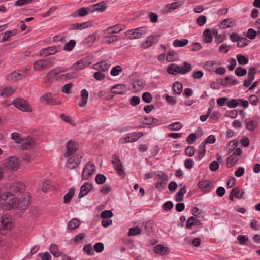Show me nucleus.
Masks as SVG:
<instances>
[{"label":"nucleus","mask_w":260,"mask_h":260,"mask_svg":"<svg viewBox=\"0 0 260 260\" xmlns=\"http://www.w3.org/2000/svg\"><path fill=\"white\" fill-rule=\"evenodd\" d=\"M4 197L1 206L3 209L8 210L14 209L24 210L29 205L31 200V197L29 194H26L25 197L22 199H19L8 191L4 193Z\"/></svg>","instance_id":"obj_1"},{"label":"nucleus","mask_w":260,"mask_h":260,"mask_svg":"<svg viewBox=\"0 0 260 260\" xmlns=\"http://www.w3.org/2000/svg\"><path fill=\"white\" fill-rule=\"evenodd\" d=\"M68 71V68L58 66L48 72L46 76L43 78V82L47 86H49L51 84L53 80L61 81L62 73Z\"/></svg>","instance_id":"obj_2"},{"label":"nucleus","mask_w":260,"mask_h":260,"mask_svg":"<svg viewBox=\"0 0 260 260\" xmlns=\"http://www.w3.org/2000/svg\"><path fill=\"white\" fill-rule=\"evenodd\" d=\"M192 70V66L190 63L186 62H183V66H178L172 63L167 68V72L169 74L176 75L178 74L184 75Z\"/></svg>","instance_id":"obj_3"},{"label":"nucleus","mask_w":260,"mask_h":260,"mask_svg":"<svg viewBox=\"0 0 260 260\" xmlns=\"http://www.w3.org/2000/svg\"><path fill=\"white\" fill-rule=\"evenodd\" d=\"M148 32L147 27L142 26L132 29L125 31L122 35V38L124 39L133 40L140 38L142 35H145Z\"/></svg>","instance_id":"obj_4"},{"label":"nucleus","mask_w":260,"mask_h":260,"mask_svg":"<svg viewBox=\"0 0 260 260\" xmlns=\"http://www.w3.org/2000/svg\"><path fill=\"white\" fill-rule=\"evenodd\" d=\"M21 161L19 158L15 156H10L5 159L3 162L4 167L11 171H17L20 166Z\"/></svg>","instance_id":"obj_5"},{"label":"nucleus","mask_w":260,"mask_h":260,"mask_svg":"<svg viewBox=\"0 0 260 260\" xmlns=\"http://www.w3.org/2000/svg\"><path fill=\"white\" fill-rule=\"evenodd\" d=\"M53 63L50 58L42 59L34 63L33 68L36 71H43L51 67Z\"/></svg>","instance_id":"obj_6"},{"label":"nucleus","mask_w":260,"mask_h":260,"mask_svg":"<svg viewBox=\"0 0 260 260\" xmlns=\"http://www.w3.org/2000/svg\"><path fill=\"white\" fill-rule=\"evenodd\" d=\"M12 104L17 109L23 112H31L32 111L31 106L25 100L17 98L13 100Z\"/></svg>","instance_id":"obj_7"},{"label":"nucleus","mask_w":260,"mask_h":260,"mask_svg":"<svg viewBox=\"0 0 260 260\" xmlns=\"http://www.w3.org/2000/svg\"><path fill=\"white\" fill-rule=\"evenodd\" d=\"M68 157L66 166L69 169H74L80 164L82 155L80 153H76Z\"/></svg>","instance_id":"obj_8"},{"label":"nucleus","mask_w":260,"mask_h":260,"mask_svg":"<svg viewBox=\"0 0 260 260\" xmlns=\"http://www.w3.org/2000/svg\"><path fill=\"white\" fill-rule=\"evenodd\" d=\"M143 135V133L140 132L130 133L127 134L124 137H121L119 141L122 144L135 142Z\"/></svg>","instance_id":"obj_9"},{"label":"nucleus","mask_w":260,"mask_h":260,"mask_svg":"<svg viewBox=\"0 0 260 260\" xmlns=\"http://www.w3.org/2000/svg\"><path fill=\"white\" fill-rule=\"evenodd\" d=\"M91 63L90 58L86 57L80 59L73 63L71 69L74 71H80L87 68Z\"/></svg>","instance_id":"obj_10"},{"label":"nucleus","mask_w":260,"mask_h":260,"mask_svg":"<svg viewBox=\"0 0 260 260\" xmlns=\"http://www.w3.org/2000/svg\"><path fill=\"white\" fill-rule=\"evenodd\" d=\"M112 163L117 173L121 177H125V174L123 169L121 161L116 155H113L112 157Z\"/></svg>","instance_id":"obj_11"},{"label":"nucleus","mask_w":260,"mask_h":260,"mask_svg":"<svg viewBox=\"0 0 260 260\" xmlns=\"http://www.w3.org/2000/svg\"><path fill=\"white\" fill-rule=\"evenodd\" d=\"M95 166L93 163L89 162L86 164L82 171V180H88L94 173Z\"/></svg>","instance_id":"obj_12"},{"label":"nucleus","mask_w":260,"mask_h":260,"mask_svg":"<svg viewBox=\"0 0 260 260\" xmlns=\"http://www.w3.org/2000/svg\"><path fill=\"white\" fill-rule=\"evenodd\" d=\"M158 178L155 184V187L159 191H161L165 187L168 181L167 175L163 172L160 171L157 175Z\"/></svg>","instance_id":"obj_13"},{"label":"nucleus","mask_w":260,"mask_h":260,"mask_svg":"<svg viewBox=\"0 0 260 260\" xmlns=\"http://www.w3.org/2000/svg\"><path fill=\"white\" fill-rule=\"evenodd\" d=\"M199 188L204 193H209L213 189V182L208 180H203L200 181L198 184Z\"/></svg>","instance_id":"obj_14"},{"label":"nucleus","mask_w":260,"mask_h":260,"mask_svg":"<svg viewBox=\"0 0 260 260\" xmlns=\"http://www.w3.org/2000/svg\"><path fill=\"white\" fill-rule=\"evenodd\" d=\"M40 102L42 104L56 105L62 104L61 100H55L53 99L51 93H47L41 96L39 99Z\"/></svg>","instance_id":"obj_15"},{"label":"nucleus","mask_w":260,"mask_h":260,"mask_svg":"<svg viewBox=\"0 0 260 260\" xmlns=\"http://www.w3.org/2000/svg\"><path fill=\"white\" fill-rule=\"evenodd\" d=\"M67 150L64 153V157L67 158L72 155L78 149V144L75 141L70 140L66 143Z\"/></svg>","instance_id":"obj_16"},{"label":"nucleus","mask_w":260,"mask_h":260,"mask_svg":"<svg viewBox=\"0 0 260 260\" xmlns=\"http://www.w3.org/2000/svg\"><path fill=\"white\" fill-rule=\"evenodd\" d=\"M60 47L59 46H53L47 47L42 49L40 52V55L41 56H47L49 55H54L56 53L59 52Z\"/></svg>","instance_id":"obj_17"},{"label":"nucleus","mask_w":260,"mask_h":260,"mask_svg":"<svg viewBox=\"0 0 260 260\" xmlns=\"http://www.w3.org/2000/svg\"><path fill=\"white\" fill-rule=\"evenodd\" d=\"M27 76L26 73H20L19 71H15L7 76V79L10 82H15L20 80Z\"/></svg>","instance_id":"obj_18"},{"label":"nucleus","mask_w":260,"mask_h":260,"mask_svg":"<svg viewBox=\"0 0 260 260\" xmlns=\"http://www.w3.org/2000/svg\"><path fill=\"white\" fill-rule=\"evenodd\" d=\"M126 29L125 26L122 24H116L112 26L108 27L104 30V34L106 35H112L117 34Z\"/></svg>","instance_id":"obj_19"},{"label":"nucleus","mask_w":260,"mask_h":260,"mask_svg":"<svg viewBox=\"0 0 260 260\" xmlns=\"http://www.w3.org/2000/svg\"><path fill=\"white\" fill-rule=\"evenodd\" d=\"M25 185L20 181L15 182L12 183L9 186L11 191L14 193L21 192L25 189Z\"/></svg>","instance_id":"obj_20"},{"label":"nucleus","mask_w":260,"mask_h":260,"mask_svg":"<svg viewBox=\"0 0 260 260\" xmlns=\"http://www.w3.org/2000/svg\"><path fill=\"white\" fill-rule=\"evenodd\" d=\"M1 223L3 228L6 230H10L14 227L13 220L8 218L6 215H3L1 218Z\"/></svg>","instance_id":"obj_21"},{"label":"nucleus","mask_w":260,"mask_h":260,"mask_svg":"<svg viewBox=\"0 0 260 260\" xmlns=\"http://www.w3.org/2000/svg\"><path fill=\"white\" fill-rule=\"evenodd\" d=\"M92 26L91 22L87 21L83 23H75L70 26V29L73 30H83Z\"/></svg>","instance_id":"obj_22"},{"label":"nucleus","mask_w":260,"mask_h":260,"mask_svg":"<svg viewBox=\"0 0 260 260\" xmlns=\"http://www.w3.org/2000/svg\"><path fill=\"white\" fill-rule=\"evenodd\" d=\"M256 73V69L254 67H251L249 69L248 73V79H245L243 82V86L248 87H249L255 78V74Z\"/></svg>","instance_id":"obj_23"},{"label":"nucleus","mask_w":260,"mask_h":260,"mask_svg":"<svg viewBox=\"0 0 260 260\" xmlns=\"http://www.w3.org/2000/svg\"><path fill=\"white\" fill-rule=\"evenodd\" d=\"M158 38V36L156 35H151L148 36L146 39L142 43V47L144 49H145L151 47L153 44L157 41Z\"/></svg>","instance_id":"obj_24"},{"label":"nucleus","mask_w":260,"mask_h":260,"mask_svg":"<svg viewBox=\"0 0 260 260\" xmlns=\"http://www.w3.org/2000/svg\"><path fill=\"white\" fill-rule=\"evenodd\" d=\"M15 87L11 86L2 87L0 88V96L7 98L12 95L16 91Z\"/></svg>","instance_id":"obj_25"},{"label":"nucleus","mask_w":260,"mask_h":260,"mask_svg":"<svg viewBox=\"0 0 260 260\" xmlns=\"http://www.w3.org/2000/svg\"><path fill=\"white\" fill-rule=\"evenodd\" d=\"M92 187H93L92 184L90 183L86 182L84 183L81 186L80 191L78 194V198H81L87 195L89 192L91 191Z\"/></svg>","instance_id":"obj_26"},{"label":"nucleus","mask_w":260,"mask_h":260,"mask_svg":"<svg viewBox=\"0 0 260 260\" xmlns=\"http://www.w3.org/2000/svg\"><path fill=\"white\" fill-rule=\"evenodd\" d=\"M110 67V64L107 61H102L93 65L92 68L95 70L106 72Z\"/></svg>","instance_id":"obj_27"},{"label":"nucleus","mask_w":260,"mask_h":260,"mask_svg":"<svg viewBox=\"0 0 260 260\" xmlns=\"http://www.w3.org/2000/svg\"><path fill=\"white\" fill-rule=\"evenodd\" d=\"M111 92L114 94H124L126 91L125 86L123 84H117L112 86Z\"/></svg>","instance_id":"obj_28"},{"label":"nucleus","mask_w":260,"mask_h":260,"mask_svg":"<svg viewBox=\"0 0 260 260\" xmlns=\"http://www.w3.org/2000/svg\"><path fill=\"white\" fill-rule=\"evenodd\" d=\"M106 2L102 1L101 2H99L97 4H95L94 5H91L90 6L91 11L92 13H93L95 11H100V12H103L104 11L107 6H106Z\"/></svg>","instance_id":"obj_29"},{"label":"nucleus","mask_w":260,"mask_h":260,"mask_svg":"<svg viewBox=\"0 0 260 260\" xmlns=\"http://www.w3.org/2000/svg\"><path fill=\"white\" fill-rule=\"evenodd\" d=\"M218 63L214 60H209L206 61L204 65V69L210 72H214Z\"/></svg>","instance_id":"obj_30"},{"label":"nucleus","mask_w":260,"mask_h":260,"mask_svg":"<svg viewBox=\"0 0 260 260\" xmlns=\"http://www.w3.org/2000/svg\"><path fill=\"white\" fill-rule=\"evenodd\" d=\"M91 9L90 7H86V8H81L78 9L76 11V12L72 15L73 17H84L86 15L90 13H92L90 12Z\"/></svg>","instance_id":"obj_31"},{"label":"nucleus","mask_w":260,"mask_h":260,"mask_svg":"<svg viewBox=\"0 0 260 260\" xmlns=\"http://www.w3.org/2000/svg\"><path fill=\"white\" fill-rule=\"evenodd\" d=\"M154 252L157 254L165 255L169 252L168 247L164 246L161 244L156 245L153 249Z\"/></svg>","instance_id":"obj_32"},{"label":"nucleus","mask_w":260,"mask_h":260,"mask_svg":"<svg viewBox=\"0 0 260 260\" xmlns=\"http://www.w3.org/2000/svg\"><path fill=\"white\" fill-rule=\"evenodd\" d=\"M81 101L78 103V105L80 107H84L86 106L88 99V92L86 89H83L81 91Z\"/></svg>","instance_id":"obj_33"},{"label":"nucleus","mask_w":260,"mask_h":260,"mask_svg":"<svg viewBox=\"0 0 260 260\" xmlns=\"http://www.w3.org/2000/svg\"><path fill=\"white\" fill-rule=\"evenodd\" d=\"M145 85V83L143 80L139 79L134 81L132 83V86L135 92H139L142 90Z\"/></svg>","instance_id":"obj_34"},{"label":"nucleus","mask_w":260,"mask_h":260,"mask_svg":"<svg viewBox=\"0 0 260 260\" xmlns=\"http://www.w3.org/2000/svg\"><path fill=\"white\" fill-rule=\"evenodd\" d=\"M21 143V147L22 149H30L35 145V140L32 138L28 137L25 139H24V141Z\"/></svg>","instance_id":"obj_35"},{"label":"nucleus","mask_w":260,"mask_h":260,"mask_svg":"<svg viewBox=\"0 0 260 260\" xmlns=\"http://www.w3.org/2000/svg\"><path fill=\"white\" fill-rule=\"evenodd\" d=\"M181 3L180 2H173L171 4L166 5L164 8V11L166 13L170 12L178 8L181 6Z\"/></svg>","instance_id":"obj_36"},{"label":"nucleus","mask_w":260,"mask_h":260,"mask_svg":"<svg viewBox=\"0 0 260 260\" xmlns=\"http://www.w3.org/2000/svg\"><path fill=\"white\" fill-rule=\"evenodd\" d=\"M238 84L237 80L232 77H226L221 81V84L224 86L236 85Z\"/></svg>","instance_id":"obj_37"},{"label":"nucleus","mask_w":260,"mask_h":260,"mask_svg":"<svg viewBox=\"0 0 260 260\" xmlns=\"http://www.w3.org/2000/svg\"><path fill=\"white\" fill-rule=\"evenodd\" d=\"M178 58L177 53L174 50L170 49L169 50L166 59L168 62H173L177 60Z\"/></svg>","instance_id":"obj_38"},{"label":"nucleus","mask_w":260,"mask_h":260,"mask_svg":"<svg viewBox=\"0 0 260 260\" xmlns=\"http://www.w3.org/2000/svg\"><path fill=\"white\" fill-rule=\"evenodd\" d=\"M239 158L236 157L235 155H231L227 158L226 161V166L228 168H230L234 167L237 164Z\"/></svg>","instance_id":"obj_39"},{"label":"nucleus","mask_w":260,"mask_h":260,"mask_svg":"<svg viewBox=\"0 0 260 260\" xmlns=\"http://www.w3.org/2000/svg\"><path fill=\"white\" fill-rule=\"evenodd\" d=\"M203 36L204 41L206 43H210L213 40L212 31L210 29H205L203 34Z\"/></svg>","instance_id":"obj_40"},{"label":"nucleus","mask_w":260,"mask_h":260,"mask_svg":"<svg viewBox=\"0 0 260 260\" xmlns=\"http://www.w3.org/2000/svg\"><path fill=\"white\" fill-rule=\"evenodd\" d=\"M118 39V37L116 35H108L103 38V42L105 44H111L112 43L117 41Z\"/></svg>","instance_id":"obj_41"},{"label":"nucleus","mask_w":260,"mask_h":260,"mask_svg":"<svg viewBox=\"0 0 260 260\" xmlns=\"http://www.w3.org/2000/svg\"><path fill=\"white\" fill-rule=\"evenodd\" d=\"M258 126V122L255 120H250L246 122V128L250 132L254 131Z\"/></svg>","instance_id":"obj_42"},{"label":"nucleus","mask_w":260,"mask_h":260,"mask_svg":"<svg viewBox=\"0 0 260 260\" xmlns=\"http://www.w3.org/2000/svg\"><path fill=\"white\" fill-rule=\"evenodd\" d=\"M234 22L231 19L226 18L224 19L220 24V28L223 29H226L233 26Z\"/></svg>","instance_id":"obj_43"},{"label":"nucleus","mask_w":260,"mask_h":260,"mask_svg":"<svg viewBox=\"0 0 260 260\" xmlns=\"http://www.w3.org/2000/svg\"><path fill=\"white\" fill-rule=\"evenodd\" d=\"M200 223V221L198 219L191 216L188 219L185 226L187 229H190L193 225H199Z\"/></svg>","instance_id":"obj_44"},{"label":"nucleus","mask_w":260,"mask_h":260,"mask_svg":"<svg viewBox=\"0 0 260 260\" xmlns=\"http://www.w3.org/2000/svg\"><path fill=\"white\" fill-rule=\"evenodd\" d=\"M80 224L79 220L73 218L68 224V228L70 230H74L77 228Z\"/></svg>","instance_id":"obj_45"},{"label":"nucleus","mask_w":260,"mask_h":260,"mask_svg":"<svg viewBox=\"0 0 260 260\" xmlns=\"http://www.w3.org/2000/svg\"><path fill=\"white\" fill-rule=\"evenodd\" d=\"M188 43V40L187 39H175L173 42V45L175 47H181L187 45Z\"/></svg>","instance_id":"obj_46"},{"label":"nucleus","mask_w":260,"mask_h":260,"mask_svg":"<svg viewBox=\"0 0 260 260\" xmlns=\"http://www.w3.org/2000/svg\"><path fill=\"white\" fill-rule=\"evenodd\" d=\"M75 193V189L74 188H70L68 193L65 194L63 197V203L65 204L69 203L71 200L72 197H73L74 194Z\"/></svg>","instance_id":"obj_47"},{"label":"nucleus","mask_w":260,"mask_h":260,"mask_svg":"<svg viewBox=\"0 0 260 260\" xmlns=\"http://www.w3.org/2000/svg\"><path fill=\"white\" fill-rule=\"evenodd\" d=\"M76 77V74L74 72H71L65 74H62L61 76V81H67L70 79L75 78Z\"/></svg>","instance_id":"obj_48"},{"label":"nucleus","mask_w":260,"mask_h":260,"mask_svg":"<svg viewBox=\"0 0 260 260\" xmlns=\"http://www.w3.org/2000/svg\"><path fill=\"white\" fill-rule=\"evenodd\" d=\"M183 125L179 122H175L168 125V128L170 131H179L182 128Z\"/></svg>","instance_id":"obj_49"},{"label":"nucleus","mask_w":260,"mask_h":260,"mask_svg":"<svg viewBox=\"0 0 260 260\" xmlns=\"http://www.w3.org/2000/svg\"><path fill=\"white\" fill-rule=\"evenodd\" d=\"M11 137L17 143H21L24 141V138H22L21 135L18 133L14 132L12 133Z\"/></svg>","instance_id":"obj_50"},{"label":"nucleus","mask_w":260,"mask_h":260,"mask_svg":"<svg viewBox=\"0 0 260 260\" xmlns=\"http://www.w3.org/2000/svg\"><path fill=\"white\" fill-rule=\"evenodd\" d=\"M174 92L177 94H180L182 92L183 87L179 82H175L173 85Z\"/></svg>","instance_id":"obj_51"},{"label":"nucleus","mask_w":260,"mask_h":260,"mask_svg":"<svg viewBox=\"0 0 260 260\" xmlns=\"http://www.w3.org/2000/svg\"><path fill=\"white\" fill-rule=\"evenodd\" d=\"M243 35L248 38L253 40L257 35V31L252 28H249L246 32H244Z\"/></svg>","instance_id":"obj_52"},{"label":"nucleus","mask_w":260,"mask_h":260,"mask_svg":"<svg viewBox=\"0 0 260 260\" xmlns=\"http://www.w3.org/2000/svg\"><path fill=\"white\" fill-rule=\"evenodd\" d=\"M244 193V192L242 189H239L237 188H233L231 191V194L235 198L238 199L241 198L243 197Z\"/></svg>","instance_id":"obj_53"},{"label":"nucleus","mask_w":260,"mask_h":260,"mask_svg":"<svg viewBox=\"0 0 260 260\" xmlns=\"http://www.w3.org/2000/svg\"><path fill=\"white\" fill-rule=\"evenodd\" d=\"M39 1V0H17L15 3V6H22L32 3H38Z\"/></svg>","instance_id":"obj_54"},{"label":"nucleus","mask_w":260,"mask_h":260,"mask_svg":"<svg viewBox=\"0 0 260 260\" xmlns=\"http://www.w3.org/2000/svg\"><path fill=\"white\" fill-rule=\"evenodd\" d=\"M75 41L74 40H71L68 43L65 44L63 47V49L65 51H70L75 47Z\"/></svg>","instance_id":"obj_55"},{"label":"nucleus","mask_w":260,"mask_h":260,"mask_svg":"<svg viewBox=\"0 0 260 260\" xmlns=\"http://www.w3.org/2000/svg\"><path fill=\"white\" fill-rule=\"evenodd\" d=\"M141 232V229L138 226H135L129 229L128 235L129 236L139 235Z\"/></svg>","instance_id":"obj_56"},{"label":"nucleus","mask_w":260,"mask_h":260,"mask_svg":"<svg viewBox=\"0 0 260 260\" xmlns=\"http://www.w3.org/2000/svg\"><path fill=\"white\" fill-rule=\"evenodd\" d=\"M50 252L55 257H59L60 256V252L58 251V247L55 244H51L49 248Z\"/></svg>","instance_id":"obj_57"},{"label":"nucleus","mask_w":260,"mask_h":260,"mask_svg":"<svg viewBox=\"0 0 260 260\" xmlns=\"http://www.w3.org/2000/svg\"><path fill=\"white\" fill-rule=\"evenodd\" d=\"M214 38L215 43L219 44L225 41L226 37L223 36L221 34H218L217 31H216L214 32Z\"/></svg>","instance_id":"obj_58"},{"label":"nucleus","mask_w":260,"mask_h":260,"mask_svg":"<svg viewBox=\"0 0 260 260\" xmlns=\"http://www.w3.org/2000/svg\"><path fill=\"white\" fill-rule=\"evenodd\" d=\"M122 72V68L120 66H116L114 67H113L111 71H110V74L112 76H116L120 74V73Z\"/></svg>","instance_id":"obj_59"},{"label":"nucleus","mask_w":260,"mask_h":260,"mask_svg":"<svg viewBox=\"0 0 260 260\" xmlns=\"http://www.w3.org/2000/svg\"><path fill=\"white\" fill-rule=\"evenodd\" d=\"M238 62L240 64L245 65L248 63V59L245 56L238 54L236 56Z\"/></svg>","instance_id":"obj_60"},{"label":"nucleus","mask_w":260,"mask_h":260,"mask_svg":"<svg viewBox=\"0 0 260 260\" xmlns=\"http://www.w3.org/2000/svg\"><path fill=\"white\" fill-rule=\"evenodd\" d=\"M158 122V120L155 118L151 117L150 116H147L144 118V123L145 124L149 125L153 124H157Z\"/></svg>","instance_id":"obj_61"},{"label":"nucleus","mask_w":260,"mask_h":260,"mask_svg":"<svg viewBox=\"0 0 260 260\" xmlns=\"http://www.w3.org/2000/svg\"><path fill=\"white\" fill-rule=\"evenodd\" d=\"M248 43L249 41L245 38L241 37L237 43V45L238 47L243 48L246 46Z\"/></svg>","instance_id":"obj_62"},{"label":"nucleus","mask_w":260,"mask_h":260,"mask_svg":"<svg viewBox=\"0 0 260 260\" xmlns=\"http://www.w3.org/2000/svg\"><path fill=\"white\" fill-rule=\"evenodd\" d=\"M95 180L97 184H103L105 182L106 177L103 174H99L96 175Z\"/></svg>","instance_id":"obj_63"},{"label":"nucleus","mask_w":260,"mask_h":260,"mask_svg":"<svg viewBox=\"0 0 260 260\" xmlns=\"http://www.w3.org/2000/svg\"><path fill=\"white\" fill-rule=\"evenodd\" d=\"M142 100L147 103H150L152 102L153 98L150 93L146 92L143 93L142 95Z\"/></svg>","instance_id":"obj_64"}]
</instances>
